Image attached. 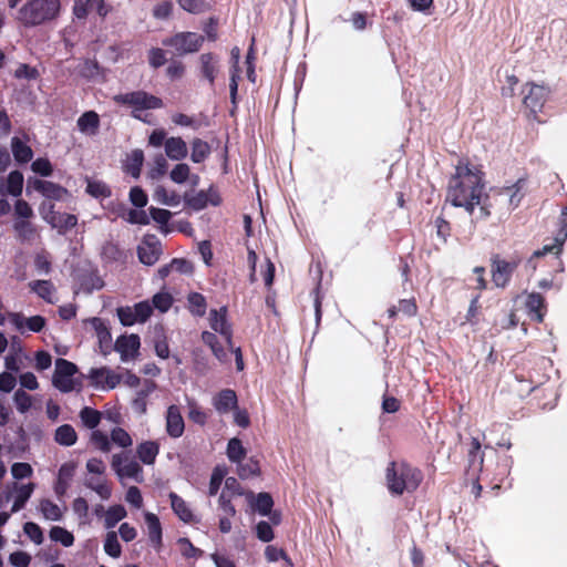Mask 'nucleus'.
I'll return each instance as SVG.
<instances>
[{
    "mask_svg": "<svg viewBox=\"0 0 567 567\" xmlns=\"http://www.w3.org/2000/svg\"><path fill=\"white\" fill-rule=\"evenodd\" d=\"M90 323L96 332L101 352L106 355L112 350V334L105 322L97 317L91 318Z\"/></svg>",
    "mask_w": 567,
    "mask_h": 567,
    "instance_id": "6ab92c4d",
    "label": "nucleus"
},
{
    "mask_svg": "<svg viewBox=\"0 0 567 567\" xmlns=\"http://www.w3.org/2000/svg\"><path fill=\"white\" fill-rule=\"evenodd\" d=\"M89 377L95 386L110 390L115 389L122 381V375L107 367L91 369Z\"/></svg>",
    "mask_w": 567,
    "mask_h": 567,
    "instance_id": "9b49d317",
    "label": "nucleus"
},
{
    "mask_svg": "<svg viewBox=\"0 0 567 567\" xmlns=\"http://www.w3.org/2000/svg\"><path fill=\"white\" fill-rule=\"evenodd\" d=\"M126 516V509L122 505L110 506L105 513V527L113 528Z\"/></svg>",
    "mask_w": 567,
    "mask_h": 567,
    "instance_id": "37998d69",
    "label": "nucleus"
},
{
    "mask_svg": "<svg viewBox=\"0 0 567 567\" xmlns=\"http://www.w3.org/2000/svg\"><path fill=\"white\" fill-rule=\"evenodd\" d=\"M104 550L107 555H110L113 558H117L121 556L122 548L115 532H109L106 534L104 542Z\"/></svg>",
    "mask_w": 567,
    "mask_h": 567,
    "instance_id": "de8ad7c7",
    "label": "nucleus"
},
{
    "mask_svg": "<svg viewBox=\"0 0 567 567\" xmlns=\"http://www.w3.org/2000/svg\"><path fill=\"white\" fill-rule=\"evenodd\" d=\"M100 73L101 66L96 60L85 59L79 65V74L86 80L95 79Z\"/></svg>",
    "mask_w": 567,
    "mask_h": 567,
    "instance_id": "79ce46f5",
    "label": "nucleus"
},
{
    "mask_svg": "<svg viewBox=\"0 0 567 567\" xmlns=\"http://www.w3.org/2000/svg\"><path fill=\"white\" fill-rule=\"evenodd\" d=\"M12 228L20 244L32 245L39 238L38 228L30 219H14Z\"/></svg>",
    "mask_w": 567,
    "mask_h": 567,
    "instance_id": "2eb2a0df",
    "label": "nucleus"
},
{
    "mask_svg": "<svg viewBox=\"0 0 567 567\" xmlns=\"http://www.w3.org/2000/svg\"><path fill=\"white\" fill-rule=\"evenodd\" d=\"M168 163L163 154H157L154 157V166L150 171V176L153 179H157L164 176L167 172Z\"/></svg>",
    "mask_w": 567,
    "mask_h": 567,
    "instance_id": "052dcab7",
    "label": "nucleus"
},
{
    "mask_svg": "<svg viewBox=\"0 0 567 567\" xmlns=\"http://www.w3.org/2000/svg\"><path fill=\"white\" fill-rule=\"evenodd\" d=\"M141 340L137 334L121 336L116 339L114 349L121 355V360L126 362L133 360L138 355Z\"/></svg>",
    "mask_w": 567,
    "mask_h": 567,
    "instance_id": "f8f14e48",
    "label": "nucleus"
},
{
    "mask_svg": "<svg viewBox=\"0 0 567 567\" xmlns=\"http://www.w3.org/2000/svg\"><path fill=\"white\" fill-rule=\"evenodd\" d=\"M166 433L173 439H178L184 434L185 423L179 406L172 404L166 411Z\"/></svg>",
    "mask_w": 567,
    "mask_h": 567,
    "instance_id": "ddd939ff",
    "label": "nucleus"
},
{
    "mask_svg": "<svg viewBox=\"0 0 567 567\" xmlns=\"http://www.w3.org/2000/svg\"><path fill=\"white\" fill-rule=\"evenodd\" d=\"M423 478L422 471L406 461H391L385 468V485L393 496L414 493Z\"/></svg>",
    "mask_w": 567,
    "mask_h": 567,
    "instance_id": "f03ea898",
    "label": "nucleus"
},
{
    "mask_svg": "<svg viewBox=\"0 0 567 567\" xmlns=\"http://www.w3.org/2000/svg\"><path fill=\"white\" fill-rule=\"evenodd\" d=\"M44 219L56 228L59 234L64 235L78 224V217L73 214L59 213L54 209V204H50L44 215Z\"/></svg>",
    "mask_w": 567,
    "mask_h": 567,
    "instance_id": "9d476101",
    "label": "nucleus"
},
{
    "mask_svg": "<svg viewBox=\"0 0 567 567\" xmlns=\"http://www.w3.org/2000/svg\"><path fill=\"white\" fill-rule=\"evenodd\" d=\"M205 41V37L195 32H178L163 40V45L171 47L179 54L198 52Z\"/></svg>",
    "mask_w": 567,
    "mask_h": 567,
    "instance_id": "423d86ee",
    "label": "nucleus"
},
{
    "mask_svg": "<svg viewBox=\"0 0 567 567\" xmlns=\"http://www.w3.org/2000/svg\"><path fill=\"white\" fill-rule=\"evenodd\" d=\"M251 507L260 515L267 516L274 507V499L269 493L261 492L256 497L252 492L246 494Z\"/></svg>",
    "mask_w": 567,
    "mask_h": 567,
    "instance_id": "b1692460",
    "label": "nucleus"
},
{
    "mask_svg": "<svg viewBox=\"0 0 567 567\" xmlns=\"http://www.w3.org/2000/svg\"><path fill=\"white\" fill-rule=\"evenodd\" d=\"M84 485L99 494L102 499H109L112 495V488L106 480L99 482V484H93V477H91L85 480Z\"/></svg>",
    "mask_w": 567,
    "mask_h": 567,
    "instance_id": "5fc2aeb1",
    "label": "nucleus"
},
{
    "mask_svg": "<svg viewBox=\"0 0 567 567\" xmlns=\"http://www.w3.org/2000/svg\"><path fill=\"white\" fill-rule=\"evenodd\" d=\"M145 523L147 525L148 536L152 543H161L162 526L158 517L153 513H146Z\"/></svg>",
    "mask_w": 567,
    "mask_h": 567,
    "instance_id": "4c0bfd02",
    "label": "nucleus"
},
{
    "mask_svg": "<svg viewBox=\"0 0 567 567\" xmlns=\"http://www.w3.org/2000/svg\"><path fill=\"white\" fill-rule=\"evenodd\" d=\"M60 0H28L19 10L17 20L25 28L54 20L60 12Z\"/></svg>",
    "mask_w": 567,
    "mask_h": 567,
    "instance_id": "7ed1b4c3",
    "label": "nucleus"
},
{
    "mask_svg": "<svg viewBox=\"0 0 567 567\" xmlns=\"http://www.w3.org/2000/svg\"><path fill=\"white\" fill-rule=\"evenodd\" d=\"M185 204L194 210H202L208 205V194L204 190L196 193L195 195L185 194Z\"/></svg>",
    "mask_w": 567,
    "mask_h": 567,
    "instance_id": "a18cd8bd",
    "label": "nucleus"
},
{
    "mask_svg": "<svg viewBox=\"0 0 567 567\" xmlns=\"http://www.w3.org/2000/svg\"><path fill=\"white\" fill-rule=\"evenodd\" d=\"M32 291L48 303H53L52 295L55 291L53 284L50 280H34L29 284Z\"/></svg>",
    "mask_w": 567,
    "mask_h": 567,
    "instance_id": "473e14b6",
    "label": "nucleus"
},
{
    "mask_svg": "<svg viewBox=\"0 0 567 567\" xmlns=\"http://www.w3.org/2000/svg\"><path fill=\"white\" fill-rule=\"evenodd\" d=\"M492 264V280L496 287L505 288L517 267L520 264V259L517 257L511 260L501 259L498 255H494L491 259Z\"/></svg>",
    "mask_w": 567,
    "mask_h": 567,
    "instance_id": "0eeeda50",
    "label": "nucleus"
},
{
    "mask_svg": "<svg viewBox=\"0 0 567 567\" xmlns=\"http://www.w3.org/2000/svg\"><path fill=\"white\" fill-rule=\"evenodd\" d=\"M209 324L215 332H218L225 339L227 348L233 349V329L227 321L226 307H221L219 310H210Z\"/></svg>",
    "mask_w": 567,
    "mask_h": 567,
    "instance_id": "1a4fd4ad",
    "label": "nucleus"
},
{
    "mask_svg": "<svg viewBox=\"0 0 567 567\" xmlns=\"http://www.w3.org/2000/svg\"><path fill=\"white\" fill-rule=\"evenodd\" d=\"M190 174V168L185 163H179L171 171L169 177L176 184L185 183Z\"/></svg>",
    "mask_w": 567,
    "mask_h": 567,
    "instance_id": "13d9d810",
    "label": "nucleus"
},
{
    "mask_svg": "<svg viewBox=\"0 0 567 567\" xmlns=\"http://www.w3.org/2000/svg\"><path fill=\"white\" fill-rule=\"evenodd\" d=\"M159 453V444L156 441H144L136 447L138 460L145 465H153Z\"/></svg>",
    "mask_w": 567,
    "mask_h": 567,
    "instance_id": "393cba45",
    "label": "nucleus"
},
{
    "mask_svg": "<svg viewBox=\"0 0 567 567\" xmlns=\"http://www.w3.org/2000/svg\"><path fill=\"white\" fill-rule=\"evenodd\" d=\"M31 168L34 173H37L43 177L51 176L53 173L52 164L50 163V161L48 158H43V157H40V158H37L35 161H33V163L31 164Z\"/></svg>",
    "mask_w": 567,
    "mask_h": 567,
    "instance_id": "338daca9",
    "label": "nucleus"
},
{
    "mask_svg": "<svg viewBox=\"0 0 567 567\" xmlns=\"http://www.w3.org/2000/svg\"><path fill=\"white\" fill-rule=\"evenodd\" d=\"M23 532L28 535V537L37 545H40L43 543V532L41 527L33 523L28 522L23 525Z\"/></svg>",
    "mask_w": 567,
    "mask_h": 567,
    "instance_id": "0e129e2a",
    "label": "nucleus"
},
{
    "mask_svg": "<svg viewBox=\"0 0 567 567\" xmlns=\"http://www.w3.org/2000/svg\"><path fill=\"white\" fill-rule=\"evenodd\" d=\"M188 310L193 316L203 317L206 313V298L199 292H190L187 296Z\"/></svg>",
    "mask_w": 567,
    "mask_h": 567,
    "instance_id": "72a5a7b5",
    "label": "nucleus"
},
{
    "mask_svg": "<svg viewBox=\"0 0 567 567\" xmlns=\"http://www.w3.org/2000/svg\"><path fill=\"white\" fill-rule=\"evenodd\" d=\"M111 441L123 449L130 447L133 443L128 432L120 426L111 431Z\"/></svg>",
    "mask_w": 567,
    "mask_h": 567,
    "instance_id": "603ef678",
    "label": "nucleus"
},
{
    "mask_svg": "<svg viewBox=\"0 0 567 567\" xmlns=\"http://www.w3.org/2000/svg\"><path fill=\"white\" fill-rule=\"evenodd\" d=\"M79 415L82 423L90 430L95 429L102 419V413L90 406H84Z\"/></svg>",
    "mask_w": 567,
    "mask_h": 567,
    "instance_id": "58836bf2",
    "label": "nucleus"
},
{
    "mask_svg": "<svg viewBox=\"0 0 567 567\" xmlns=\"http://www.w3.org/2000/svg\"><path fill=\"white\" fill-rule=\"evenodd\" d=\"M86 193L95 198H106L110 197L112 192L110 187L101 181H87Z\"/></svg>",
    "mask_w": 567,
    "mask_h": 567,
    "instance_id": "c03bdc74",
    "label": "nucleus"
},
{
    "mask_svg": "<svg viewBox=\"0 0 567 567\" xmlns=\"http://www.w3.org/2000/svg\"><path fill=\"white\" fill-rule=\"evenodd\" d=\"M525 187L526 179L518 178L517 182L512 186H506L496 190L495 195L501 197H508V208L513 210L519 206L522 199L525 197Z\"/></svg>",
    "mask_w": 567,
    "mask_h": 567,
    "instance_id": "4468645a",
    "label": "nucleus"
},
{
    "mask_svg": "<svg viewBox=\"0 0 567 567\" xmlns=\"http://www.w3.org/2000/svg\"><path fill=\"white\" fill-rule=\"evenodd\" d=\"M237 403V394L231 389H224L219 391L213 400L214 408L220 414H226L233 409H236Z\"/></svg>",
    "mask_w": 567,
    "mask_h": 567,
    "instance_id": "412c9836",
    "label": "nucleus"
},
{
    "mask_svg": "<svg viewBox=\"0 0 567 567\" xmlns=\"http://www.w3.org/2000/svg\"><path fill=\"white\" fill-rule=\"evenodd\" d=\"M14 219L29 220L34 216L33 209L30 204L24 199H18L14 204Z\"/></svg>",
    "mask_w": 567,
    "mask_h": 567,
    "instance_id": "e2e57ef3",
    "label": "nucleus"
},
{
    "mask_svg": "<svg viewBox=\"0 0 567 567\" xmlns=\"http://www.w3.org/2000/svg\"><path fill=\"white\" fill-rule=\"evenodd\" d=\"M91 443L104 453H109L111 451V442L105 433L100 430H95L91 434Z\"/></svg>",
    "mask_w": 567,
    "mask_h": 567,
    "instance_id": "4d7b16f0",
    "label": "nucleus"
},
{
    "mask_svg": "<svg viewBox=\"0 0 567 567\" xmlns=\"http://www.w3.org/2000/svg\"><path fill=\"white\" fill-rule=\"evenodd\" d=\"M226 468L221 466H216L213 470L210 481H209V487H208V494L209 496H214L218 493L220 485L226 476Z\"/></svg>",
    "mask_w": 567,
    "mask_h": 567,
    "instance_id": "09e8293b",
    "label": "nucleus"
},
{
    "mask_svg": "<svg viewBox=\"0 0 567 567\" xmlns=\"http://www.w3.org/2000/svg\"><path fill=\"white\" fill-rule=\"evenodd\" d=\"M78 372V367L65 359L59 358L55 361L54 374L61 377H73Z\"/></svg>",
    "mask_w": 567,
    "mask_h": 567,
    "instance_id": "6e6d98bb",
    "label": "nucleus"
},
{
    "mask_svg": "<svg viewBox=\"0 0 567 567\" xmlns=\"http://www.w3.org/2000/svg\"><path fill=\"white\" fill-rule=\"evenodd\" d=\"M14 488L17 491V495L11 507V513H17L25 506V503L29 501L35 488V484L28 483L23 485H16Z\"/></svg>",
    "mask_w": 567,
    "mask_h": 567,
    "instance_id": "c85d7f7f",
    "label": "nucleus"
},
{
    "mask_svg": "<svg viewBox=\"0 0 567 567\" xmlns=\"http://www.w3.org/2000/svg\"><path fill=\"white\" fill-rule=\"evenodd\" d=\"M188 154L186 142L182 137H168L165 141V155L172 161H182Z\"/></svg>",
    "mask_w": 567,
    "mask_h": 567,
    "instance_id": "4be33fe9",
    "label": "nucleus"
},
{
    "mask_svg": "<svg viewBox=\"0 0 567 567\" xmlns=\"http://www.w3.org/2000/svg\"><path fill=\"white\" fill-rule=\"evenodd\" d=\"M33 187L45 198L53 200H63L65 197L70 196V193L65 187L50 181L35 179Z\"/></svg>",
    "mask_w": 567,
    "mask_h": 567,
    "instance_id": "f3484780",
    "label": "nucleus"
},
{
    "mask_svg": "<svg viewBox=\"0 0 567 567\" xmlns=\"http://www.w3.org/2000/svg\"><path fill=\"white\" fill-rule=\"evenodd\" d=\"M11 151L16 162L19 164H27L33 157L32 148L17 136L11 138Z\"/></svg>",
    "mask_w": 567,
    "mask_h": 567,
    "instance_id": "bb28decb",
    "label": "nucleus"
},
{
    "mask_svg": "<svg viewBox=\"0 0 567 567\" xmlns=\"http://www.w3.org/2000/svg\"><path fill=\"white\" fill-rule=\"evenodd\" d=\"M75 466L72 463H64L61 465L58 474V480L54 484V493L59 498L63 497L70 486V481L74 475Z\"/></svg>",
    "mask_w": 567,
    "mask_h": 567,
    "instance_id": "5701e85b",
    "label": "nucleus"
},
{
    "mask_svg": "<svg viewBox=\"0 0 567 567\" xmlns=\"http://www.w3.org/2000/svg\"><path fill=\"white\" fill-rule=\"evenodd\" d=\"M54 441L62 446H72L78 441V434L72 425L63 424L55 430Z\"/></svg>",
    "mask_w": 567,
    "mask_h": 567,
    "instance_id": "7c9ffc66",
    "label": "nucleus"
},
{
    "mask_svg": "<svg viewBox=\"0 0 567 567\" xmlns=\"http://www.w3.org/2000/svg\"><path fill=\"white\" fill-rule=\"evenodd\" d=\"M178 4L193 14L203 13L209 10L210 6L206 0H178Z\"/></svg>",
    "mask_w": 567,
    "mask_h": 567,
    "instance_id": "49530a36",
    "label": "nucleus"
},
{
    "mask_svg": "<svg viewBox=\"0 0 567 567\" xmlns=\"http://www.w3.org/2000/svg\"><path fill=\"white\" fill-rule=\"evenodd\" d=\"M144 163V153L142 150H133L128 155L127 162L124 165L125 173L130 174L134 178H138L141 175L142 166Z\"/></svg>",
    "mask_w": 567,
    "mask_h": 567,
    "instance_id": "c756f323",
    "label": "nucleus"
},
{
    "mask_svg": "<svg viewBox=\"0 0 567 567\" xmlns=\"http://www.w3.org/2000/svg\"><path fill=\"white\" fill-rule=\"evenodd\" d=\"M484 173L462 158L455 166L447 185L446 199L454 207L464 208L471 216L472 223L485 220L491 216L492 204L489 196L484 194Z\"/></svg>",
    "mask_w": 567,
    "mask_h": 567,
    "instance_id": "f257e3e1",
    "label": "nucleus"
},
{
    "mask_svg": "<svg viewBox=\"0 0 567 567\" xmlns=\"http://www.w3.org/2000/svg\"><path fill=\"white\" fill-rule=\"evenodd\" d=\"M210 154V146L200 138H194L192 142L190 159L194 163H203Z\"/></svg>",
    "mask_w": 567,
    "mask_h": 567,
    "instance_id": "f704fd0d",
    "label": "nucleus"
},
{
    "mask_svg": "<svg viewBox=\"0 0 567 567\" xmlns=\"http://www.w3.org/2000/svg\"><path fill=\"white\" fill-rule=\"evenodd\" d=\"M162 255V247L158 240L148 241L144 240L142 245L137 247V256L142 264L146 266L154 265Z\"/></svg>",
    "mask_w": 567,
    "mask_h": 567,
    "instance_id": "a211bd4d",
    "label": "nucleus"
},
{
    "mask_svg": "<svg viewBox=\"0 0 567 567\" xmlns=\"http://www.w3.org/2000/svg\"><path fill=\"white\" fill-rule=\"evenodd\" d=\"M133 308L137 322L143 323L153 315V307L147 300L135 303Z\"/></svg>",
    "mask_w": 567,
    "mask_h": 567,
    "instance_id": "bf43d9fd",
    "label": "nucleus"
},
{
    "mask_svg": "<svg viewBox=\"0 0 567 567\" xmlns=\"http://www.w3.org/2000/svg\"><path fill=\"white\" fill-rule=\"evenodd\" d=\"M111 465L120 478L127 477L138 483L143 482V468L135 460H130L124 454H114Z\"/></svg>",
    "mask_w": 567,
    "mask_h": 567,
    "instance_id": "6e6552de",
    "label": "nucleus"
},
{
    "mask_svg": "<svg viewBox=\"0 0 567 567\" xmlns=\"http://www.w3.org/2000/svg\"><path fill=\"white\" fill-rule=\"evenodd\" d=\"M113 101L118 105H126L133 109L132 116L143 123L151 124L146 110H156L164 106L163 100L146 91L137 90L127 93H121L113 96Z\"/></svg>",
    "mask_w": 567,
    "mask_h": 567,
    "instance_id": "20e7f679",
    "label": "nucleus"
},
{
    "mask_svg": "<svg viewBox=\"0 0 567 567\" xmlns=\"http://www.w3.org/2000/svg\"><path fill=\"white\" fill-rule=\"evenodd\" d=\"M227 457L231 463H239L246 457V449L239 439L233 437L228 441Z\"/></svg>",
    "mask_w": 567,
    "mask_h": 567,
    "instance_id": "c9c22d12",
    "label": "nucleus"
},
{
    "mask_svg": "<svg viewBox=\"0 0 567 567\" xmlns=\"http://www.w3.org/2000/svg\"><path fill=\"white\" fill-rule=\"evenodd\" d=\"M200 73L204 79L209 82L213 87L218 74V56L215 53H203L199 56Z\"/></svg>",
    "mask_w": 567,
    "mask_h": 567,
    "instance_id": "aec40b11",
    "label": "nucleus"
},
{
    "mask_svg": "<svg viewBox=\"0 0 567 567\" xmlns=\"http://www.w3.org/2000/svg\"><path fill=\"white\" fill-rule=\"evenodd\" d=\"M564 241L559 240V238L555 237L551 244L545 245L542 249H538L533 252L528 262H532L534 258H539L545 256L546 254L553 252L558 256L563 250Z\"/></svg>",
    "mask_w": 567,
    "mask_h": 567,
    "instance_id": "3c124183",
    "label": "nucleus"
},
{
    "mask_svg": "<svg viewBox=\"0 0 567 567\" xmlns=\"http://www.w3.org/2000/svg\"><path fill=\"white\" fill-rule=\"evenodd\" d=\"M100 126L99 114L94 111L84 112L78 118V127L82 133L96 134Z\"/></svg>",
    "mask_w": 567,
    "mask_h": 567,
    "instance_id": "cd10ccee",
    "label": "nucleus"
},
{
    "mask_svg": "<svg viewBox=\"0 0 567 567\" xmlns=\"http://www.w3.org/2000/svg\"><path fill=\"white\" fill-rule=\"evenodd\" d=\"M171 506L174 513L178 516L181 520L184 523H193L195 522L194 514L192 509L188 507L187 503L176 493L171 492L169 495Z\"/></svg>",
    "mask_w": 567,
    "mask_h": 567,
    "instance_id": "a878e982",
    "label": "nucleus"
},
{
    "mask_svg": "<svg viewBox=\"0 0 567 567\" xmlns=\"http://www.w3.org/2000/svg\"><path fill=\"white\" fill-rule=\"evenodd\" d=\"M116 312L120 322L125 327H131L137 322L134 308L132 307H118Z\"/></svg>",
    "mask_w": 567,
    "mask_h": 567,
    "instance_id": "69168bd1",
    "label": "nucleus"
},
{
    "mask_svg": "<svg viewBox=\"0 0 567 567\" xmlns=\"http://www.w3.org/2000/svg\"><path fill=\"white\" fill-rule=\"evenodd\" d=\"M237 464V474L241 480L259 476L261 473L259 461L256 457H249L245 463L240 461Z\"/></svg>",
    "mask_w": 567,
    "mask_h": 567,
    "instance_id": "2f4dec72",
    "label": "nucleus"
},
{
    "mask_svg": "<svg viewBox=\"0 0 567 567\" xmlns=\"http://www.w3.org/2000/svg\"><path fill=\"white\" fill-rule=\"evenodd\" d=\"M173 305V297L168 292H157L152 298V307L166 312Z\"/></svg>",
    "mask_w": 567,
    "mask_h": 567,
    "instance_id": "864d4df0",
    "label": "nucleus"
},
{
    "mask_svg": "<svg viewBox=\"0 0 567 567\" xmlns=\"http://www.w3.org/2000/svg\"><path fill=\"white\" fill-rule=\"evenodd\" d=\"M525 307L529 318L538 323L544 321L547 312L545 298L538 292H530L526 297Z\"/></svg>",
    "mask_w": 567,
    "mask_h": 567,
    "instance_id": "dca6fc26",
    "label": "nucleus"
},
{
    "mask_svg": "<svg viewBox=\"0 0 567 567\" xmlns=\"http://www.w3.org/2000/svg\"><path fill=\"white\" fill-rule=\"evenodd\" d=\"M124 257L123 250L118 245L107 241L102 247V258L106 261H120Z\"/></svg>",
    "mask_w": 567,
    "mask_h": 567,
    "instance_id": "8fccbe9b",
    "label": "nucleus"
},
{
    "mask_svg": "<svg viewBox=\"0 0 567 567\" xmlns=\"http://www.w3.org/2000/svg\"><path fill=\"white\" fill-rule=\"evenodd\" d=\"M39 509L49 520H60L62 518V512L60 507L48 498L40 501Z\"/></svg>",
    "mask_w": 567,
    "mask_h": 567,
    "instance_id": "ea45409f",
    "label": "nucleus"
},
{
    "mask_svg": "<svg viewBox=\"0 0 567 567\" xmlns=\"http://www.w3.org/2000/svg\"><path fill=\"white\" fill-rule=\"evenodd\" d=\"M23 189V175L19 171H12L9 173L7 178V189L6 192L14 197H18L22 194Z\"/></svg>",
    "mask_w": 567,
    "mask_h": 567,
    "instance_id": "e433bc0d",
    "label": "nucleus"
},
{
    "mask_svg": "<svg viewBox=\"0 0 567 567\" xmlns=\"http://www.w3.org/2000/svg\"><path fill=\"white\" fill-rule=\"evenodd\" d=\"M256 535H257L258 539H260L264 543H269L275 538L272 527L266 520H260L256 525Z\"/></svg>",
    "mask_w": 567,
    "mask_h": 567,
    "instance_id": "774afa93",
    "label": "nucleus"
},
{
    "mask_svg": "<svg viewBox=\"0 0 567 567\" xmlns=\"http://www.w3.org/2000/svg\"><path fill=\"white\" fill-rule=\"evenodd\" d=\"M178 545L181 547V553L185 558H198L203 554V551L195 547L193 543L186 537L179 538Z\"/></svg>",
    "mask_w": 567,
    "mask_h": 567,
    "instance_id": "680f3d73",
    "label": "nucleus"
},
{
    "mask_svg": "<svg viewBox=\"0 0 567 567\" xmlns=\"http://www.w3.org/2000/svg\"><path fill=\"white\" fill-rule=\"evenodd\" d=\"M550 90L545 85H538L535 83H526L522 89L524 94L523 105L526 112V116L529 120L543 122L539 118V113L543 112L544 105L548 99Z\"/></svg>",
    "mask_w": 567,
    "mask_h": 567,
    "instance_id": "39448f33",
    "label": "nucleus"
},
{
    "mask_svg": "<svg viewBox=\"0 0 567 567\" xmlns=\"http://www.w3.org/2000/svg\"><path fill=\"white\" fill-rule=\"evenodd\" d=\"M49 535L53 542L61 543L64 547H70L74 544L73 534L64 527L53 526Z\"/></svg>",
    "mask_w": 567,
    "mask_h": 567,
    "instance_id": "a19ab883",
    "label": "nucleus"
}]
</instances>
